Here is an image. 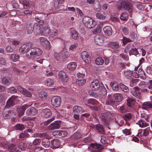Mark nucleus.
Listing matches in <instances>:
<instances>
[{"mask_svg": "<svg viewBox=\"0 0 152 152\" xmlns=\"http://www.w3.org/2000/svg\"><path fill=\"white\" fill-rule=\"evenodd\" d=\"M70 34L72 38L75 40H77L79 38L78 34L75 30H72L70 31Z\"/></svg>", "mask_w": 152, "mask_h": 152, "instance_id": "nucleus-29", "label": "nucleus"}, {"mask_svg": "<svg viewBox=\"0 0 152 152\" xmlns=\"http://www.w3.org/2000/svg\"><path fill=\"white\" fill-rule=\"evenodd\" d=\"M84 110L82 108L79 106H75L73 107L74 113L79 114L83 112Z\"/></svg>", "mask_w": 152, "mask_h": 152, "instance_id": "nucleus-24", "label": "nucleus"}, {"mask_svg": "<svg viewBox=\"0 0 152 152\" xmlns=\"http://www.w3.org/2000/svg\"><path fill=\"white\" fill-rule=\"evenodd\" d=\"M142 108L145 110L152 108V102H144L142 105Z\"/></svg>", "mask_w": 152, "mask_h": 152, "instance_id": "nucleus-23", "label": "nucleus"}, {"mask_svg": "<svg viewBox=\"0 0 152 152\" xmlns=\"http://www.w3.org/2000/svg\"><path fill=\"white\" fill-rule=\"evenodd\" d=\"M52 104L55 107H58L61 104V97L58 96H54L51 99Z\"/></svg>", "mask_w": 152, "mask_h": 152, "instance_id": "nucleus-5", "label": "nucleus"}, {"mask_svg": "<svg viewBox=\"0 0 152 152\" xmlns=\"http://www.w3.org/2000/svg\"><path fill=\"white\" fill-rule=\"evenodd\" d=\"M38 113L37 110L34 107L28 108L26 112V114L28 116H33L36 115Z\"/></svg>", "mask_w": 152, "mask_h": 152, "instance_id": "nucleus-8", "label": "nucleus"}, {"mask_svg": "<svg viewBox=\"0 0 152 152\" xmlns=\"http://www.w3.org/2000/svg\"><path fill=\"white\" fill-rule=\"evenodd\" d=\"M60 56L62 57L63 58H65L67 57L68 56V53L66 49H63L62 51L59 53Z\"/></svg>", "mask_w": 152, "mask_h": 152, "instance_id": "nucleus-40", "label": "nucleus"}, {"mask_svg": "<svg viewBox=\"0 0 152 152\" xmlns=\"http://www.w3.org/2000/svg\"><path fill=\"white\" fill-rule=\"evenodd\" d=\"M15 96H12L8 99L6 105L5 107V109L14 105V102L15 100Z\"/></svg>", "mask_w": 152, "mask_h": 152, "instance_id": "nucleus-10", "label": "nucleus"}, {"mask_svg": "<svg viewBox=\"0 0 152 152\" xmlns=\"http://www.w3.org/2000/svg\"><path fill=\"white\" fill-rule=\"evenodd\" d=\"M104 62V60L101 57L97 58L95 60V63L97 65H102Z\"/></svg>", "mask_w": 152, "mask_h": 152, "instance_id": "nucleus-44", "label": "nucleus"}, {"mask_svg": "<svg viewBox=\"0 0 152 152\" xmlns=\"http://www.w3.org/2000/svg\"><path fill=\"white\" fill-rule=\"evenodd\" d=\"M27 147L26 142L23 140L17 139L14 143L10 144L8 146V149L11 152H21L19 150L25 151Z\"/></svg>", "mask_w": 152, "mask_h": 152, "instance_id": "nucleus-1", "label": "nucleus"}, {"mask_svg": "<svg viewBox=\"0 0 152 152\" xmlns=\"http://www.w3.org/2000/svg\"><path fill=\"white\" fill-rule=\"evenodd\" d=\"M27 28L28 34H31L34 30L33 24L32 23H30L27 26Z\"/></svg>", "mask_w": 152, "mask_h": 152, "instance_id": "nucleus-36", "label": "nucleus"}, {"mask_svg": "<svg viewBox=\"0 0 152 152\" xmlns=\"http://www.w3.org/2000/svg\"><path fill=\"white\" fill-rule=\"evenodd\" d=\"M96 129L99 133L102 134L104 133V129L102 125L99 124L96 125Z\"/></svg>", "mask_w": 152, "mask_h": 152, "instance_id": "nucleus-32", "label": "nucleus"}, {"mask_svg": "<svg viewBox=\"0 0 152 152\" xmlns=\"http://www.w3.org/2000/svg\"><path fill=\"white\" fill-rule=\"evenodd\" d=\"M105 14L103 12H97L96 16V17L99 19L104 20L105 18Z\"/></svg>", "mask_w": 152, "mask_h": 152, "instance_id": "nucleus-33", "label": "nucleus"}, {"mask_svg": "<svg viewBox=\"0 0 152 152\" xmlns=\"http://www.w3.org/2000/svg\"><path fill=\"white\" fill-rule=\"evenodd\" d=\"M33 28L34 31L37 33L40 32V27L37 23H36L33 25Z\"/></svg>", "mask_w": 152, "mask_h": 152, "instance_id": "nucleus-38", "label": "nucleus"}, {"mask_svg": "<svg viewBox=\"0 0 152 152\" xmlns=\"http://www.w3.org/2000/svg\"><path fill=\"white\" fill-rule=\"evenodd\" d=\"M129 54L130 55H134L136 56L139 54V53L137 49L135 48H132L129 51Z\"/></svg>", "mask_w": 152, "mask_h": 152, "instance_id": "nucleus-43", "label": "nucleus"}, {"mask_svg": "<svg viewBox=\"0 0 152 152\" xmlns=\"http://www.w3.org/2000/svg\"><path fill=\"white\" fill-rule=\"evenodd\" d=\"M17 89L19 91L26 96L31 97L32 96V94L30 92L21 86H18Z\"/></svg>", "mask_w": 152, "mask_h": 152, "instance_id": "nucleus-6", "label": "nucleus"}, {"mask_svg": "<svg viewBox=\"0 0 152 152\" xmlns=\"http://www.w3.org/2000/svg\"><path fill=\"white\" fill-rule=\"evenodd\" d=\"M60 146L59 141L58 140H53L51 141L50 147L53 149L59 148Z\"/></svg>", "mask_w": 152, "mask_h": 152, "instance_id": "nucleus-13", "label": "nucleus"}, {"mask_svg": "<svg viewBox=\"0 0 152 152\" xmlns=\"http://www.w3.org/2000/svg\"><path fill=\"white\" fill-rule=\"evenodd\" d=\"M19 58L18 55L15 54H13L11 55L10 58L13 61H18Z\"/></svg>", "mask_w": 152, "mask_h": 152, "instance_id": "nucleus-54", "label": "nucleus"}, {"mask_svg": "<svg viewBox=\"0 0 152 152\" xmlns=\"http://www.w3.org/2000/svg\"><path fill=\"white\" fill-rule=\"evenodd\" d=\"M137 124H138L140 127L143 128L147 126L148 124L145 121H143L142 119L139 120L138 123H137Z\"/></svg>", "mask_w": 152, "mask_h": 152, "instance_id": "nucleus-35", "label": "nucleus"}, {"mask_svg": "<svg viewBox=\"0 0 152 152\" xmlns=\"http://www.w3.org/2000/svg\"><path fill=\"white\" fill-rule=\"evenodd\" d=\"M103 149L101 145L96 144H93L91 148H90L91 152H101Z\"/></svg>", "mask_w": 152, "mask_h": 152, "instance_id": "nucleus-7", "label": "nucleus"}, {"mask_svg": "<svg viewBox=\"0 0 152 152\" xmlns=\"http://www.w3.org/2000/svg\"><path fill=\"white\" fill-rule=\"evenodd\" d=\"M83 21L85 26L89 28H91L95 26L93 19L89 17H84L83 19Z\"/></svg>", "mask_w": 152, "mask_h": 152, "instance_id": "nucleus-3", "label": "nucleus"}, {"mask_svg": "<svg viewBox=\"0 0 152 152\" xmlns=\"http://www.w3.org/2000/svg\"><path fill=\"white\" fill-rule=\"evenodd\" d=\"M41 113L43 117L47 118L50 117L52 114L50 110L48 109H45L42 110Z\"/></svg>", "mask_w": 152, "mask_h": 152, "instance_id": "nucleus-15", "label": "nucleus"}, {"mask_svg": "<svg viewBox=\"0 0 152 152\" xmlns=\"http://www.w3.org/2000/svg\"><path fill=\"white\" fill-rule=\"evenodd\" d=\"M41 142V140L40 139H36L33 141L32 144L35 145H39L40 144Z\"/></svg>", "mask_w": 152, "mask_h": 152, "instance_id": "nucleus-60", "label": "nucleus"}, {"mask_svg": "<svg viewBox=\"0 0 152 152\" xmlns=\"http://www.w3.org/2000/svg\"><path fill=\"white\" fill-rule=\"evenodd\" d=\"M43 31L45 33H48L50 35H51L52 37H53L54 36H56L57 34L56 30V29H54V31H53L52 32H51L52 34H50V30L49 28L48 27V26H45L43 28Z\"/></svg>", "mask_w": 152, "mask_h": 152, "instance_id": "nucleus-21", "label": "nucleus"}, {"mask_svg": "<svg viewBox=\"0 0 152 152\" xmlns=\"http://www.w3.org/2000/svg\"><path fill=\"white\" fill-rule=\"evenodd\" d=\"M54 81L50 78L48 79L45 82V84L47 86H50L54 84Z\"/></svg>", "mask_w": 152, "mask_h": 152, "instance_id": "nucleus-49", "label": "nucleus"}, {"mask_svg": "<svg viewBox=\"0 0 152 152\" xmlns=\"http://www.w3.org/2000/svg\"><path fill=\"white\" fill-rule=\"evenodd\" d=\"M113 100L115 102H120L123 98V96L120 93H115L113 94Z\"/></svg>", "mask_w": 152, "mask_h": 152, "instance_id": "nucleus-18", "label": "nucleus"}, {"mask_svg": "<svg viewBox=\"0 0 152 152\" xmlns=\"http://www.w3.org/2000/svg\"><path fill=\"white\" fill-rule=\"evenodd\" d=\"M19 1L23 5L24 7H30L31 6V3L29 1L26 0H20Z\"/></svg>", "mask_w": 152, "mask_h": 152, "instance_id": "nucleus-30", "label": "nucleus"}, {"mask_svg": "<svg viewBox=\"0 0 152 152\" xmlns=\"http://www.w3.org/2000/svg\"><path fill=\"white\" fill-rule=\"evenodd\" d=\"M13 113V111L12 110L5 111L4 110L3 113V116L5 119L10 118Z\"/></svg>", "mask_w": 152, "mask_h": 152, "instance_id": "nucleus-20", "label": "nucleus"}, {"mask_svg": "<svg viewBox=\"0 0 152 152\" xmlns=\"http://www.w3.org/2000/svg\"><path fill=\"white\" fill-rule=\"evenodd\" d=\"M101 31V27L99 26H98L96 28L93 30L92 32L94 34H96L98 33H99Z\"/></svg>", "mask_w": 152, "mask_h": 152, "instance_id": "nucleus-57", "label": "nucleus"}, {"mask_svg": "<svg viewBox=\"0 0 152 152\" xmlns=\"http://www.w3.org/2000/svg\"><path fill=\"white\" fill-rule=\"evenodd\" d=\"M81 137V135L79 132H76L71 136L70 139L72 140H76L80 139Z\"/></svg>", "mask_w": 152, "mask_h": 152, "instance_id": "nucleus-27", "label": "nucleus"}, {"mask_svg": "<svg viewBox=\"0 0 152 152\" xmlns=\"http://www.w3.org/2000/svg\"><path fill=\"white\" fill-rule=\"evenodd\" d=\"M103 30L105 35L107 36H110L112 34L113 31L111 27L109 26L104 27Z\"/></svg>", "mask_w": 152, "mask_h": 152, "instance_id": "nucleus-17", "label": "nucleus"}, {"mask_svg": "<svg viewBox=\"0 0 152 152\" xmlns=\"http://www.w3.org/2000/svg\"><path fill=\"white\" fill-rule=\"evenodd\" d=\"M2 82L4 84L8 85L11 82V79L6 77H4L2 79Z\"/></svg>", "mask_w": 152, "mask_h": 152, "instance_id": "nucleus-51", "label": "nucleus"}, {"mask_svg": "<svg viewBox=\"0 0 152 152\" xmlns=\"http://www.w3.org/2000/svg\"><path fill=\"white\" fill-rule=\"evenodd\" d=\"M81 57L85 62L88 63L91 61V59L89 57V54L86 51L82 52L81 53Z\"/></svg>", "mask_w": 152, "mask_h": 152, "instance_id": "nucleus-9", "label": "nucleus"}, {"mask_svg": "<svg viewBox=\"0 0 152 152\" xmlns=\"http://www.w3.org/2000/svg\"><path fill=\"white\" fill-rule=\"evenodd\" d=\"M119 86L121 89L124 92L126 93L129 92V89L123 83H120Z\"/></svg>", "mask_w": 152, "mask_h": 152, "instance_id": "nucleus-42", "label": "nucleus"}, {"mask_svg": "<svg viewBox=\"0 0 152 152\" xmlns=\"http://www.w3.org/2000/svg\"><path fill=\"white\" fill-rule=\"evenodd\" d=\"M101 85H100L99 81L95 80L91 83V87L93 90L97 91L100 88Z\"/></svg>", "mask_w": 152, "mask_h": 152, "instance_id": "nucleus-14", "label": "nucleus"}, {"mask_svg": "<svg viewBox=\"0 0 152 152\" xmlns=\"http://www.w3.org/2000/svg\"><path fill=\"white\" fill-rule=\"evenodd\" d=\"M146 72L149 74H152V66H148L146 69Z\"/></svg>", "mask_w": 152, "mask_h": 152, "instance_id": "nucleus-64", "label": "nucleus"}, {"mask_svg": "<svg viewBox=\"0 0 152 152\" xmlns=\"http://www.w3.org/2000/svg\"><path fill=\"white\" fill-rule=\"evenodd\" d=\"M15 129L19 130H22L24 129V125L22 124H17L15 126Z\"/></svg>", "mask_w": 152, "mask_h": 152, "instance_id": "nucleus-50", "label": "nucleus"}, {"mask_svg": "<svg viewBox=\"0 0 152 152\" xmlns=\"http://www.w3.org/2000/svg\"><path fill=\"white\" fill-rule=\"evenodd\" d=\"M94 40L95 43L99 45H101L103 42L102 37L99 35L95 37Z\"/></svg>", "mask_w": 152, "mask_h": 152, "instance_id": "nucleus-28", "label": "nucleus"}, {"mask_svg": "<svg viewBox=\"0 0 152 152\" xmlns=\"http://www.w3.org/2000/svg\"><path fill=\"white\" fill-rule=\"evenodd\" d=\"M42 144L43 147L45 148H48L50 145V140L47 138L44 139L42 140Z\"/></svg>", "mask_w": 152, "mask_h": 152, "instance_id": "nucleus-25", "label": "nucleus"}, {"mask_svg": "<svg viewBox=\"0 0 152 152\" xmlns=\"http://www.w3.org/2000/svg\"><path fill=\"white\" fill-rule=\"evenodd\" d=\"M109 46L110 48H111L114 49L113 52L117 53L118 50H116L119 48V43L117 42H110L109 44Z\"/></svg>", "mask_w": 152, "mask_h": 152, "instance_id": "nucleus-12", "label": "nucleus"}, {"mask_svg": "<svg viewBox=\"0 0 152 152\" xmlns=\"http://www.w3.org/2000/svg\"><path fill=\"white\" fill-rule=\"evenodd\" d=\"M100 91L99 93V94L100 97L101 98H104L107 96V91L103 84L100 86Z\"/></svg>", "mask_w": 152, "mask_h": 152, "instance_id": "nucleus-16", "label": "nucleus"}, {"mask_svg": "<svg viewBox=\"0 0 152 152\" xmlns=\"http://www.w3.org/2000/svg\"><path fill=\"white\" fill-rule=\"evenodd\" d=\"M43 47L47 50H49L50 49V43L48 41H45L44 45H42Z\"/></svg>", "mask_w": 152, "mask_h": 152, "instance_id": "nucleus-52", "label": "nucleus"}, {"mask_svg": "<svg viewBox=\"0 0 152 152\" xmlns=\"http://www.w3.org/2000/svg\"><path fill=\"white\" fill-rule=\"evenodd\" d=\"M58 76L59 78L61 79L63 81L66 82L68 80V77L64 72L63 71L59 72Z\"/></svg>", "mask_w": 152, "mask_h": 152, "instance_id": "nucleus-22", "label": "nucleus"}, {"mask_svg": "<svg viewBox=\"0 0 152 152\" xmlns=\"http://www.w3.org/2000/svg\"><path fill=\"white\" fill-rule=\"evenodd\" d=\"M34 58L40 56L42 53V51L39 48H32L31 50Z\"/></svg>", "mask_w": 152, "mask_h": 152, "instance_id": "nucleus-11", "label": "nucleus"}, {"mask_svg": "<svg viewBox=\"0 0 152 152\" xmlns=\"http://www.w3.org/2000/svg\"><path fill=\"white\" fill-rule=\"evenodd\" d=\"M131 91L132 94L134 97L139 99H141L142 98L139 88L135 86L133 88H131Z\"/></svg>", "mask_w": 152, "mask_h": 152, "instance_id": "nucleus-4", "label": "nucleus"}, {"mask_svg": "<svg viewBox=\"0 0 152 152\" xmlns=\"http://www.w3.org/2000/svg\"><path fill=\"white\" fill-rule=\"evenodd\" d=\"M86 80H77L76 83L80 86H83L85 84L86 82Z\"/></svg>", "mask_w": 152, "mask_h": 152, "instance_id": "nucleus-58", "label": "nucleus"}, {"mask_svg": "<svg viewBox=\"0 0 152 152\" xmlns=\"http://www.w3.org/2000/svg\"><path fill=\"white\" fill-rule=\"evenodd\" d=\"M60 125L57 122L52 123L48 126V129L49 130H53L59 128Z\"/></svg>", "mask_w": 152, "mask_h": 152, "instance_id": "nucleus-19", "label": "nucleus"}, {"mask_svg": "<svg viewBox=\"0 0 152 152\" xmlns=\"http://www.w3.org/2000/svg\"><path fill=\"white\" fill-rule=\"evenodd\" d=\"M40 98L42 99H45L47 97V93L44 92H42L39 93Z\"/></svg>", "mask_w": 152, "mask_h": 152, "instance_id": "nucleus-55", "label": "nucleus"}, {"mask_svg": "<svg viewBox=\"0 0 152 152\" xmlns=\"http://www.w3.org/2000/svg\"><path fill=\"white\" fill-rule=\"evenodd\" d=\"M151 132L150 127H148L143 130L142 134L144 136H146L149 134V132Z\"/></svg>", "mask_w": 152, "mask_h": 152, "instance_id": "nucleus-53", "label": "nucleus"}, {"mask_svg": "<svg viewBox=\"0 0 152 152\" xmlns=\"http://www.w3.org/2000/svg\"><path fill=\"white\" fill-rule=\"evenodd\" d=\"M77 66L76 63L75 62H73L70 63L68 65V68L69 70H73L75 69Z\"/></svg>", "mask_w": 152, "mask_h": 152, "instance_id": "nucleus-46", "label": "nucleus"}, {"mask_svg": "<svg viewBox=\"0 0 152 152\" xmlns=\"http://www.w3.org/2000/svg\"><path fill=\"white\" fill-rule=\"evenodd\" d=\"M32 47V44L31 43H27L24 44L22 45V47L26 50V52H28L29 51L28 49Z\"/></svg>", "mask_w": 152, "mask_h": 152, "instance_id": "nucleus-41", "label": "nucleus"}, {"mask_svg": "<svg viewBox=\"0 0 152 152\" xmlns=\"http://www.w3.org/2000/svg\"><path fill=\"white\" fill-rule=\"evenodd\" d=\"M28 107V106L27 105H23L19 108L18 112L19 115H22L24 114L25 110Z\"/></svg>", "mask_w": 152, "mask_h": 152, "instance_id": "nucleus-26", "label": "nucleus"}, {"mask_svg": "<svg viewBox=\"0 0 152 152\" xmlns=\"http://www.w3.org/2000/svg\"><path fill=\"white\" fill-rule=\"evenodd\" d=\"M124 118L125 120H129L131 118L132 116L130 113H128L125 115Z\"/></svg>", "mask_w": 152, "mask_h": 152, "instance_id": "nucleus-62", "label": "nucleus"}, {"mask_svg": "<svg viewBox=\"0 0 152 152\" xmlns=\"http://www.w3.org/2000/svg\"><path fill=\"white\" fill-rule=\"evenodd\" d=\"M35 117H31L28 116H25L23 117L22 118V121H34L35 120Z\"/></svg>", "mask_w": 152, "mask_h": 152, "instance_id": "nucleus-47", "label": "nucleus"}, {"mask_svg": "<svg viewBox=\"0 0 152 152\" xmlns=\"http://www.w3.org/2000/svg\"><path fill=\"white\" fill-rule=\"evenodd\" d=\"M132 73V72L131 71H126L124 72V75L127 78H128L129 77H131V75Z\"/></svg>", "mask_w": 152, "mask_h": 152, "instance_id": "nucleus-63", "label": "nucleus"}, {"mask_svg": "<svg viewBox=\"0 0 152 152\" xmlns=\"http://www.w3.org/2000/svg\"><path fill=\"white\" fill-rule=\"evenodd\" d=\"M116 7L118 10L122 11L127 10L129 12L132 11L133 7L132 4L128 0H122L118 2Z\"/></svg>", "mask_w": 152, "mask_h": 152, "instance_id": "nucleus-2", "label": "nucleus"}, {"mask_svg": "<svg viewBox=\"0 0 152 152\" xmlns=\"http://www.w3.org/2000/svg\"><path fill=\"white\" fill-rule=\"evenodd\" d=\"M67 134L68 133L66 131H60L59 132H58V135L62 137L66 136Z\"/></svg>", "mask_w": 152, "mask_h": 152, "instance_id": "nucleus-56", "label": "nucleus"}, {"mask_svg": "<svg viewBox=\"0 0 152 152\" xmlns=\"http://www.w3.org/2000/svg\"><path fill=\"white\" fill-rule=\"evenodd\" d=\"M101 119L102 121L104 123V125L107 126L108 125L109 123V120L107 115L104 116V115H102L101 117Z\"/></svg>", "mask_w": 152, "mask_h": 152, "instance_id": "nucleus-37", "label": "nucleus"}, {"mask_svg": "<svg viewBox=\"0 0 152 152\" xmlns=\"http://www.w3.org/2000/svg\"><path fill=\"white\" fill-rule=\"evenodd\" d=\"M129 18V15L127 13H122L120 15V18L122 20H126Z\"/></svg>", "mask_w": 152, "mask_h": 152, "instance_id": "nucleus-45", "label": "nucleus"}, {"mask_svg": "<svg viewBox=\"0 0 152 152\" xmlns=\"http://www.w3.org/2000/svg\"><path fill=\"white\" fill-rule=\"evenodd\" d=\"M121 41L123 42V44L125 45L127 43L131 42V40L129 38L124 37H123V39H121Z\"/></svg>", "mask_w": 152, "mask_h": 152, "instance_id": "nucleus-48", "label": "nucleus"}, {"mask_svg": "<svg viewBox=\"0 0 152 152\" xmlns=\"http://www.w3.org/2000/svg\"><path fill=\"white\" fill-rule=\"evenodd\" d=\"M127 101L128 106L130 107H132L135 103V101L134 99L131 97H128Z\"/></svg>", "mask_w": 152, "mask_h": 152, "instance_id": "nucleus-31", "label": "nucleus"}, {"mask_svg": "<svg viewBox=\"0 0 152 152\" xmlns=\"http://www.w3.org/2000/svg\"><path fill=\"white\" fill-rule=\"evenodd\" d=\"M35 20L41 25H42L44 24V20H42L40 17L39 18L37 17H35Z\"/></svg>", "mask_w": 152, "mask_h": 152, "instance_id": "nucleus-59", "label": "nucleus"}, {"mask_svg": "<svg viewBox=\"0 0 152 152\" xmlns=\"http://www.w3.org/2000/svg\"><path fill=\"white\" fill-rule=\"evenodd\" d=\"M110 85L113 90L117 91L119 89V86L117 83H111Z\"/></svg>", "mask_w": 152, "mask_h": 152, "instance_id": "nucleus-39", "label": "nucleus"}, {"mask_svg": "<svg viewBox=\"0 0 152 152\" xmlns=\"http://www.w3.org/2000/svg\"><path fill=\"white\" fill-rule=\"evenodd\" d=\"M139 76L142 79H145L146 78V76L145 72L141 69H139L138 70Z\"/></svg>", "mask_w": 152, "mask_h": 152, "instance_id": "nucleus-34", "label": "nucleus"}, {"mask_svg": "<svg viewBox=\"0 0 152 152\" xmlns=\"http://www.w3.org/2000/svg\"><path fill=\"white\" fill-rule=\"evenodd\" d=\"M7 90L8 91L11 93H14L17 91V89L14 87L8 88Z\"/></svg>", "mask_w": 152, "mask_h": 152, "instance_id": "nucleus-61", "label": "nucleus"}]
</instances>
